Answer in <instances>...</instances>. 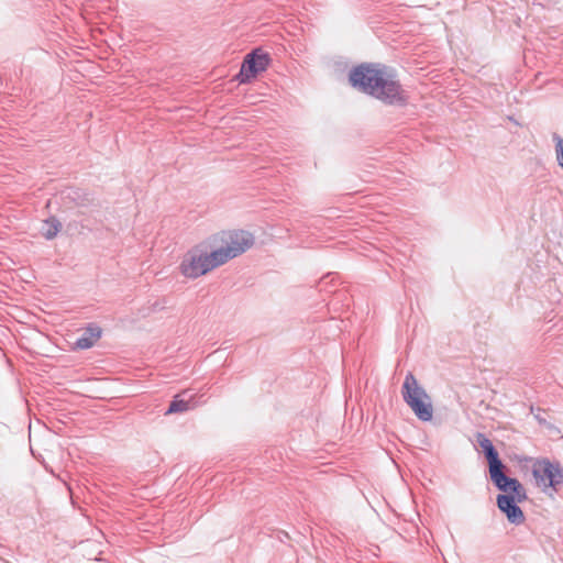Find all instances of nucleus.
Wrapping results in <instances>:
<instances>
[{
	"label": "nucleus",
	"mask_w": 563,
	"mask_h": 563,
	"mask_svg": "<svg viewBox=\"0 0 563 563\" xmlns=\"http://www.w3.org/2000/svg\"><path fill=\"white\" fill-rule=\"evenodd\" d=\"M347 79L352 88L386 106L406 107L409 102L395 70L383 64H358L350 69Z\"/></svg>",
	"instance_id": "f257e3e1"
},
{
	"label": "nucleus",
	"mask_w": 563,
	"mask_h": 563,
	"mask_svg": "<svg viewBox=\"0 0 563 563\" xmlns=\"http://www.w3.org/2000/svg\"><path fill=\"white\" fill-rule=\"evenodd\" d=\"M401 396L420 421L427 422L432 419L433 407L431 398L426 389L419 385L411 372H408L405 376L401 386Z\"/></svg>",
	"instance_id": "f03ea898"
},
{
	"label": "nucleus",
	"mask_w": 563,
	"mask_h": 563,
	"mask_svg": "<svg viewBox=\"0 0 563 563\" xmlns=\"http://www.w3.org/2000/svg\"><path fill=\"white\" fill-rule=\"evenodd\" d=\"M532 476L536 485L550 496L558 493L563 485V468L560 463L549 459H537L532 465Z\"/></svg>",
	"instance_id": "7ed1b4c3"
},
{
	"label": "nucleus",
	"mask_w": 563,
	"mask_h": 563,
	"mask_svg": "<svg viewBox=\"0 0 563 563\" xmlns=\"http://www.w3.org/2000/svg\"><path fill=\"white\" fill-rule=\"evenodd\" d=\"M271 55L261 48H254L245 55L239 73L234 79L239 84H249L258 74L265 71L271 64Z\"/></svg>",
	"instance_id": "20e7f679"
},
{
	"label": "nucleus",
	"mask_w": 563,
	"mask_h": 563,
	"mask_svg": "<svg viewBox=\"0 0 563 563\" xmlns=\"http://www.w3.org/2000/svg\"><path fill=\"white\" fill-rule=\"evenodd\" d=\"M506 468L507 466L505 463H501L489 470V479L493 485L501 492L499 495H514L520 497L522 493H526V489L517 478L506 475Z\"/></svg>",
	"instance_id": "39448f33"
},
{
	"label": "nucleus",
	"mask_w": 563,
	"mask_h": 563,
	"mask_svg": "<svg viewBox=\"0 0 563 563\" xmlns=\"http://www.w3.org/2000/svg\"><path fill=\"white\" fill-rule=\"evenodd\" d=\"M180 273L188 278H198L209 271L206 252L198 247L188 251L180 263Z\"/></svg>",
	"instance_id": "423d86ee"
},
{
	"label": "nucleus",
	"mask_w": 563,
	"mask_h": 563,
	"mask_svg": "<svg viewBox=\"0 0 563 563\" xmlns=\"http://www.w3.org/2000/svg\"><path fill=\"white\" fill-rule=\"evenodd\" d=\"M527 499V493H522L520 497L514 495H497L496 505L500 512H503L508 522L515 526H520L525 522L526 517L519 503Z\"/></svg>",
	"instance_id": "0eeeda50"
},
{
	"label": "nucleus",
	"mask_w": 563,
	"mask_h": 563,
	"mask_svg": "<svg viewBox=\"0 0 563 563\" xmlns=\"http://www.w3.org/2000/svg\"><path fill=\"white\" fill-rule=\"evenodd\" d=\"M224 242L227 251H229L233 257H236L254 244V236L247 231L239 230L230 232Z\"/></svg>",
	"instance_id": "6e6552de"
},
{
	"label": "nucleus",
	"mask_w": 563,
	"mask_h": 563,
	"mask_svg": "<svg viewBox=\"0 0 563 563\" xmlns=\"http://www.w3.org/2000/svg\"><path fill=\"white\" fill-rule=\"evenodd\" d=\"M476 443L487 461L488 471L504 463L499 456L497 449L484 433H476Z\"/></svg>",
	"instance_id": "1a4fd4ad"
},
{
	"label": "nucleus",
	"mask_w": 563,
	"mask_h": 563,
	"mask_svg": "<svg viewBox=\"0 0 563 563\" xmlns=\"http://www.w3.org/2000/svg\"><path fill=\"white\" fill-rule=\"evenodd\" d=\"M63 197L76 207L88 208L97 206L95 197L82 188H68L63 192Z\"/></svg>",
	"instance_id": "9d476101"
},
{
	"label": "nucleus",
	"mask_w": 563,
	"mask_h": 563,
	"mask_svg": "<svg viewBox=\"0 0 563 563\" xmlns=\"http://www.w3.org/2000/svg\"><path fill=\"white\" fill-rule=\"evenodd\" d=\"M102 330L97 324H89L81 336L75 342V347L78 350H87L95 345L96 341L101 336Z\"/></svg>",
	"instance_id": "9b49d317"
},
{
	"label": "nucleus",
	"mask_w": 563,
	"mask_h": 563,
	"mask_svg": "<svg viewBox=\"0 0 563 563\" xmlns=\"http://www.w3.org/2000/svg\"><path fill=\"white\" fill-rule=\"evenodd\" d=\"M206 256L209 271H212L213 268L223 265L229 260L234 258L232 254L227 251V246H221L210 253L206 252Z\"/></svg>",
	"instance_id": "f8f14e48"
},
{
	"label": "nucleus",
	"mask_w": 563,
	"mask_h": 563,
	"mask_svg": "<svg viewBox=\"0 0 563 563\" xmlns=\"http://www.w3.org/2000/svg\"><path fill=\"white\" fill-rule=\"evenodd\" d=\"M187 391H184L181 394L176 395L173 400L169 402L168 408L165 412V415H173V413H181L186 412L191 408L190 400L192 396H189V398H186Z\"/></svg>",
	"instance_id": "ddd939ff"
},
{
	"label": "nucleus",
	"mask_w": 563,
	"mask_h": 563,
	"mask_svg": "<svg viewBox=\"0 0 563 563\" xmlns=\"http://www.w3.org/2000/svg\"><path fill=\"white\" fill-rule=\"evenodd\" d=\"M62 230V222L55 217L51 216L46 220L43 221L42 225V235L51 241L57 236V234Z\"/></svg>",
	"instance_id": "4468645a"
},
{
	"label": "nucleus",
	"mask_w": 563,
	"mask_h": 563,
	"mask_svg": "<svg viewBox=\"0 0 563 563\" xmlns=\"http://www.w3.org/2000/svg\"><path fill=\"white\" fill-rule=\"evenodd\" d=\"M555 143V157L558 165L563 169V137L554 133L552 136Z\"/></svg>",
	"instance_id": "2eb2a0df"
},
{
	"label": "nucleus",
	"mask_w": 563,
	"mask_h": 563,
	"mask_svg": "<svg viewBox=\"0 0 563 563\" xmlns=\"http://www.w3.org/2000/svg\"><path fill=\"white\" fill-rule=\"evenodd\" d=\"M531 412L533 413L536 420L540 423V424H547V420L542 417L541 415V409L540 408H534L533 406H531L530 408Z\"/></svg>",
	"instance_id": "dca6fc26"
}]
</instances>
